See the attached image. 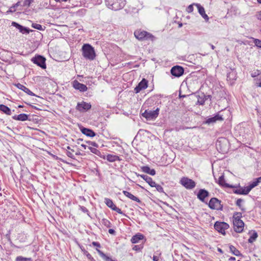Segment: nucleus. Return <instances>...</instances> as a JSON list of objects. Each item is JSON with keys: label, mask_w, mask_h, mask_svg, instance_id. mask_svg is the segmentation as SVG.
<instances>
[{"label": "nucleus", "mask_w": 261, "mask_h": 261, "mask_svg": "<svg viewBox=\"0 0 261 261\" xmlns=\"http://www.w3.org/2000/svg\"><path fill=\"white\" fill-rule=\"evenodd\" d=\"M135 36L139 40H153L154 37L150 33L144 31L137 30L134 33Z\"/></svg>", "instance_id": "39448f33"}, {"label": "nucleus", "mask_w": 261, "mask_h": 261, "mask_svg": "<svg viewBox=\"0 0 261 261\" xmlns=\"http://www.w3.org/2000/svg\"><path fill=\"white\" fill-rule=\"evenodd\" d=\"M256 84L258 86L261 87V76H260L259 79L257 80Z\"/></svg>", "instance_id": "09e8293b"}, {"label": "nucleus", "mask_w": 261, "mask_h": 261, "mask_svg": "<svg viewBox=\"0 0 261 261\" xmlns=\"http://www.w3.org/2000/svg\"><path fill=\"white\" fill-rule=\"evenodd\" d=\"M258 237L257 233L255 231H253L252 233L251 234V236L250 237L249 239H248V242L252 243L253 242H254L256 238Z\"/></svg>", "instance_id": "cd10ccee"}, {"label": "nucleus", "mask_w": 261, "mask_h": 261, "mask_svg": "<svg viewBox=\"0 0 261 261\" xmlns=\"http://www.w3.org/2000/svg\"><path fill=\"white\" fill-rule=\"evenodd\" d=\"M101 223L103 225H104L107 227H110L111 226V223L109 221V220H108V219H102Z\"/></svg>", "instance_id": "473e14b6"}, {"label": "nucleus", "mask_w": 261, "mask_h": 261, "mask_svg": "<svg viewBox=\"0 0 261 261\" xmlns=\"http://www.w3.org/2000/svg\"><path fill=\"white\" fill-rule=\"evenodd\" d=\"M153 187H155L156 190L158 191H159V192H160V193H164L163 188V187L161 185H158V184H156L155 183V185Z\"/></svg>", "instance_id": "58836bf2"}, {"label": "nucleus", "mask_w": 261, "mask_h": 261, "mask_svg": "<svg viewBox=\"0 0 261 261\" xmlns=\"http://www.w3.org/2000/svg\"><path fill=\"white\" fill-rule=\"evenodd\" d=\"M196 7L197 8L199 13L201 15V16L205 19L206 21H207L209 19V17L206 14H205V10L203 7H202L200 4H197L196 5Z\"/></svg>", "instance_id": "f3484780"}, {"label": "nucleus", "mask_w": 261, "mask_h": 261, "mask_svg": "<svg viewBox=\"0 0 261 261\" xmlns=\"http://www.w3.org/2000/svg\"><path fill=\"white\" fill-rule=\"evenodd\" d=\"M91 108V105L90 103H87L84 101L78 102L76 106V110L80 112H85L90 110Z\"/></svg>", "instance_id": "9b49d317"}, {"label": "nucleus", "mask_w": 261, "mask_h": 261, "mask_svg": "<svg viewBox=\"0 0 261 261\" xmlns=\"http://www.w3.org/2000/svg\"><path fill=\"white\" fill-rule=\"evenodd\" d=\"M108 231H109V233H110L111 234H115V231L113 229H109Z\"/></svg>", "instance_id": "864d4df0"}, {"label": "nucleus", "mask_w": 261, "mask_h": 261, "mask_svg": "<svg viewBox=\"0 0 261 261\" xmlns=\"http://www.w3.org/2000/svg\"><path fill=\"white\" fill-rule=\"evenodd\" d=\"M113 210L117 212L119 214H123V212H122V211L121 210L120 208L117 207L116 205L113 208Z\"/></svg>", "instance_id": "a18cd8bd"}, {"label": "nucleus", "mask_w": 261, "mask_h": 261, "mask_svg": "<svg viewBox=\"0 0 261 261\" xmlns=\"http://www.w3.org/2000/svg\"><path fill=\"white\" fill-rule=\"evenodd\" d=\"M0 110L7 115H10L11 114V111L10 108L5 105H1Z\"/></svg>", "instance_id": "a878e982"}, {"label": "nucleus", "mask_w": 261, "mask_h": 261, "mask_svg": "<svg viewBox=\"0 0 261 261\" xmlns=\"http://www.w3.org/2000/svg\"><path fill=\"white\" fill-rule=\"evenodd\" d=\"M144 239V236L141 233H137L131 239V242L133 244L138 243L140 240Z\"/></svg>", "instance_id": "412c9836"}, {"label": "nucleus", "mask_w": 261, "mask_h": 261, "mask_svg": "<svg viewBox=\"0 0 261 261\" xmlns=\"http://www.w3.org/2000/svg\"><path fill=\"white\" fill-rule=\"evenodd\" d=\"M253 43L258 48H261V40L258 39L253 38Z\"/></svg>", "instance_id": "f704fd0d"}, {"label": "nucleus", "mask_w": 261, "mask_h": 261, "mask_svg": "<svg viewBox=\"0 0 261 261\" xmlns=\"http://www.w3.org/2000/svg\"><path fill=\"white\" fill-rule=\"evenodd\" d=\"M89 149L91 151V152H92L96 155H99L100 153V151L95 148H93L92 147H89Z\"/></svg>", "instance_id": "e433bc0d"}, {"label": "nucleus", "mask_w": 261, "mask_h": 261, "mask_svg": "<svg viewBox=\"0 0 261 261\" xmlns=\"http://www.w3.org/2000/svg\"><path fill=\"white\" fill-rule=\"evenodd\" d=\"M159 108H156L155 110H146L142 115L147 120H151L155 119L159 115Z\"/></svg>", "instance_id": "423d86ee"}, {"label": "nucleus", "mask_w": 261, "mask_h": 261, "mask_svg": "<svg viewBox=\"0 0 261 261\" xmlns=\"http://www.w3.org/2000/svg\"><path fill=\"white\" fill-rule=\"evenodd\" d=\"M33 0H24L23 2V6L29 7Z\"/></svg>", "instance_id": "79ce46f5"}, {"label": "nucleus", "mask_w": 261, "mask_h": 261, "mask_svg": "<svg viewBox=\"0 0 261 261\" xmlns=\"http://www.w3.org/2000/svg\"><path fill=\"white\" fill-rule=\"evenodd\" d=\"M82 52L83 57L87 60L92 61L95 58L94 48L89 44H84L82 46Z\"/></svg>", "instance_id": "f03ea898"}, {"label": "nucleus", "mask_w": 261, "mask_h": 261, "mask_svg": "<svg viewBox=\"0 0 261 261\" xmlns=\"http://www.w3.org/2000/svg\"><path fill=\"white\" fill-rule=\"evenodd\" d=\"M143 248V245H135L133 248V249L134 250H135V251H140Z\"/></svg>", "instance_id": "ea45409f"}, {"label": "nucleus", "mask_w": 261, "mask_h": 261, "mask_svg": "<svg viewBox=\"0 0 261 261\" xmlns=\"http://www.w3.org/2000/svg\"><path fill=\"white\" fill-rule=\"evenodd\" d=\"M66 154L68 156H69L71 158H72V159L74 158V155H73L72 152L71 151H67Z\"/></svg>", "instance_id": "de8ad7c7"}, {"label": "nucleus", "mask_w": 261, "mask_h": 261, "mask_svg": "<svg viewBox=\"0 0 261 261\" xmlns=\"http://www.w3.org/2000/svg\"><path fill=\"white\" fill-rule=\"evenodd\" d=\"M81 131L83 134L88 137H93L96 135L95 133L92 129L84 127L81 128Z\"/></svg>", "instance_id": "6ab92c4d"}, {"label": "nucleus", "mask_w": 261, "mask_h": 261, "mask_svg": "<svg viewBox=\"0 0 261 261\" xmlns=\"http://www.w3.org/2000/svg\"><path fill=\"white\" fill-rule=\"evenodd\" d=\"M12 118L14 120L24 121L28 119V116L25 114H20L18 115H15Z\"/></svg>", "instance_id": "b1692460"}, {"label": "nucleus", "mask_w": 261, "mask_h": 261, "mask_svg": "<svg viewBox=\"0 0 261 261\" xmlns=\"http://www.w3.org/2000/svg\"><path fill=\"white\" fill-rule=\"evenodd\" d=\"M180 183L186 188L188 189H192L196 186V184L194 181L187 177L182 178L180 180Z\"/></svg>", "instance_id": "9d476101"}, {"label": "nucleus", "mask_w": 261, "mask_h": 261, "mask_svg": "<svg viewBox=\"0 0 261 261\" xmlns=\"http://www.w3.org/2000/svg\"><path fill=\"white\" fill-rule=\"evenodd\" d=\"M141 170L144 173L149 174L151 175H154L155 174V171L153 169H150L148 166H145L141 167Z\"/></svg>", "instance_id": "4be33fe9"}, {"label": "nucleus", "mask_w": 261, "mask_h": 261, "mask_svg": "<svg viewBox=\"0 0 261 261\" xmlns=\"http://www.w3.org/2000/svg\"><path fill=\"white\" fill-rule=\"evenodd\" d=\"M92 244L94 246H96L98 248L100 247V244L98 242H93Z\"/></svg>", "instance_id": "3c124183"}, {"label": "nucleus", "mask_w": 261, "mask_h": 261, "mask_svg": "<svg viewBox=\"0 0 261 261\" xmlns=\"http://www.w3.org/2000/svg\"><path fill=\"white\" fill-rule=\"evenodd\" d=\"M80 210L84 213H88L89 212L88 209L84 206H81Z\"/></svg>", "instance_id": "49530a36"}, {"label": "nucleus", "mask_w": 261, "mask_h": 261, "mask_svg": "<svg viewBox=\"0 0 261 261\" xmlns=\"http://www.w3.org/2000/svg\"><path fill=\"white\" fill-rule=\"evenodd\" d=\"M148 87V81L145 79H143L142 81L138 84V85L135 88L134 91L135 93H138L141 90H144Z\"/></svg>", "instance_id": "ddd939ff"}, {"label": "nucleus", "mask_w": 261, "mask_h": 261, "mask_svg": "<svg viewBox=\"0 0 261 261\" xmlns=\"http://www.w3.org/2000/svg\"><path fill=\"white\" fill-rule=\"evenodd\" d=\"M105 202L106 205L112 210H113V208L115 206V205L114 204L112 200L109 198H106L105 199Z\"/></svg>", "instance_id": "bb28decb"}, {"label": "nucleus", "mask_w": 261, "mask_h": 261, "mask_svg": "<svg viewBox=\"0 0 261 261\" xmlns=\"http://www.w3.org/2000/svg\"><path fill=\"white\" fill-rule=\"evenodd\" d=\"M156 255H153L152 259L154 261H159L160 260V256L161 253L160 252H156Z\"/></svg>", "instance_id": "a19ab883"}, {"label": "nucleus", "mask_w": 261, "mask_h": 261, "mask_svg": "<svg viewBox=\"0 0 261 261\" xmlns=\"http://www.w3.org/2000/svg\"><path fill=\"white\" fill-rule=\"evenodd\" d=\"M87 256L89 258H90L91 257V255L89 253L87 255Z\"/></svg>", "instance_id": "bf43d9fd"}, {"label": "nucleus", "mask_w": 261, "mask_h": 261, "mask_svg": "<svg viewBox=\"0 0 261 261\" xmlns=\"http://www.w3.org/2000/svg\"><path fill=\"white\" fill-rule=\"evenodd\" d=\"M170 72L173 76L178 77L184 74V69L181 66L176 65L171 68Z\"/></svg>", "instance_id": "f8f14e48"}, {"label": "nucleus", "mask_w": 261, "mask_h": 261, "mask_svg": "<svg viewBox=\"0 0 261 261\" xmlns=\"http://www.w3.org/2000/svg\"><path fill=\"white\" fill-rule=\"evenodd\" d=\"M12 25L16 28L19 31V32L22 34H28L30 32V30L29 29L21 25L16 22H12Z\"/></svg>", "instance_id": "2eb2a0df"}, {"label": "nucleus", "mask_w": 261, "mask_h": 261, "mask_svg": "<svg viewBox=\"0 0 261 261\" xmlns=\"http://www.w3.org/2000/svg\"><path fill=\"white\" fill-rule=\"evenodd\" d=\"M106 5L110 9L118 10L125 5L124 0H105Z\"/></svg>", "instance_id": "20e7f679"}, {"label": "nucleus", "mask_w": 261, "mask_h": 261, "mask_svg": "<svg viewBox=\"0 0 261 261\" xmlns=\"http://www.w3.org/2000/svg\"><path fill=\"white\" fill-rule=\"evenodd\" d=\"M16 261H32L30 258H25L22 256H18L16 259Z\"/></svg>", "instance_id": "4c0bfd02"}, {"label": "nucleus", "mask_w": 261, "mask_h": 261, "mask_svg": "<svg viewBox=\"0 0 261 261\" xmlns=\"http://www.w3.org/2000/svg\"><path fill=\"white\" fill-rule=\"evenodd\" d=\"M215 118V120L216 121H222L223 120V118H222V116L219 115V114H216L215 116H214Z\"/></svg>", "instance_id": "37998d69"}, {"label": "nucleus", "mask_w": 261, "mask_h": 261, "mask_svg": "<svg viewBox=\"0 0 261 261\" xmlns=\"http://www.w3.org/2000/svg\"><path fill=\"white\" fill-rule=\"evenodd\" d=\"M214 228L219 232L224 235L225 234V230L229 228V225L225 222L217 221L215 223Z\"/></svg>", "instance_id": "6e6552de"}, {"label": "nucleus", "mask_w": 261, "mask_h": 261, "mask_svg": "<svg viewBox=\"0 0 261 261\" xmlns=\"http://www.w3.org/2000/svg\"><path fill=\"white\" fill-rule=\"evenodd\" d=\"M261 182V176L255 179L250 183L249 185L246 187H240L234 191V193L240 195H247L254 187L257 186Z\"/></svg>", "instance_id": "7ed1b4c3"}, {"label": "nucleus", "mask_w": 261, "mask_h": 261, "mask_svg": "<svg viewBox=\"0 0 261 261\" xmlns=\"http://www.w3.org/2000/svg\"><path fill=\"white\" fill-rule=\"evenodd\" d=\"M82 147H83L84 149H86V147L87 146L86 145H84V144H82L81 145Z\"/></svg>", "instance_id": "13d9d810"}, {"label": "nucleus", "mask_w": 261, "mask_h": 261, "mask_svg": "<svg viewBox=\"0 0 261 261\" xmlns=\"http://www.w3.org/2000/svg\"><path fill=\"white\" fill-rule=\"evenodd\" d=\"M197 4V3H193L191 5H190L186 9V12L188 13H192L194 10L193 6H195Z\"/></svg>", "instance_id": "2f4dec72"}, {"label": "nucleus", "mask_w": 261, "mask_h": 261, "mask_svg": "<svg viewBox=\"0 0 261 261\" xmlns=\"http://www.w3.org/2000/svg\"><path fill=\"white\" fill-rule=\"evenodd\" d=\"M32 61L35 64H37L38 66L42 68V69H45L46 64L45 61L46 59L44 57L42 56L38 55L35 56V57L32 59Z\"/></svg>", "instance_id": "1a4fd4ad"}, {"label": "nucleus", "mask_w": 261, "mask_h": 261, "mask_svg": "<svg viewBox=\"0 0 261 261\" xmlns=\"http://www.w3.org/2000/svg\"><path fill=\"white\" fill-rule=\"evenodd\" d=\"M218 184L221 186H223L227 187H228V185L225 182V179L223 175H221L219 177Z\"/></svg>", "instance_id": "c756f323"}, {"label": "nucleus", "mask_w": 261, "mask_h": 261, "mask_svg": "<svg viewBox=\"0 0 261 261\" xmlns=\"http://www.w3.org/2000/svg\"><path fill=\"white\" fill-rule=\"evenodd\" d=\"M257 2L259 4H261V0H257Z\"/></svg>", "instance_id": "680f3d73"}, {"label": "nucleus", "mask_w": 261, "mask_h": 261, "mask_svg": "<svg viewBox=\"0 0 261 261\" xmlns=\"http://www.w3.org/2000/svg\"><path fill=\"white\" fill-rule=\"evenodd\" d=\"M208 192L205 189L199 190L197 195V198L202 202H204L205 198L208 197Z\"/></svg>", "instance_id": "dca6fc26"}, {"label": "nucleus", "mask_w": 261, "mask_h": 261, "mask_svg": "<svg viewBox=\"0 0 261 261\" xmlns=\"http://www.w3.org/2000/svg\"><path fill=\"white\" fill-rule=\"evenodd\" d=\"M208 206L211 209L216 210H222L223 205L221 204V201L216 198H212L208 202Z\"/></svg>", "instance_id": "0eeeda50"}, {"label": "nucleus", "mask_w": 261, "mask_h": 261, "mask_svg": "<svg viewBox=\"0 0 261 261\" xmlns=\"http://www.w3.org/2000/svg\"><path fill=\"white\" fill-rule=\"evenodd\" d=\"M16 86L19 89L22 90L25 93H27L29 95L31 96H35V94L32 92L31 90H30L28 88L25 87L24 86L21 85L20 83L17 84Z\"/></svg>", "instance_id": "aec40b11"}, {"label": "nucleus", "mask_w": 261, "mask_h": 261, "mask_svg": "<svg viewBox=\"0 0 261 261\" xmlns=\"http://www.w3.org/2000/svg\"><path fill=\"white\" fill-rule=\"evenodd\" d=\"M244 201V200L243 199H242L241 198H239L237 200L236 203L237 206L239 207V208L241 209V210L243 212L245 211V207L242 204V203Z\"/></svg>", "instance_id": "c85d7f7f"}, {"label": "nucleus", "mask_w": 261, "mask_h": 261, "mask_svg": "<svg viewBox=\"0 0 261 261\" xmlns=\"http://www.w3.org/2000/svg\"><path fill=\"white\" fill-rule=\"evenodd\" d=\"M91 144L93 146L97 147V144L95 142H92L91 143Z\"/></svg>", "instance_id": "5fc2aeb1"}, {"label": "nucleus", "mask_w": 261, "mask_h": 261, "mask_svg": "<svg viewBox=\"0 0 261 261\" xmlns=\"http://www.w3.org/2000/svg\"><path fill=\"white\" fill-rule=\"evenodd\" d=\"M73 87L74 89L79 90L81 92H85L87 90V87L85 85L80 83L76 80L73 82Z\"/></svg>", "instance_id": "4468645a"}, {"label": "nucleus", "mask_w": 261, "mask_h": 261, "mask_svg": "<svg viewBox=\"0 0 261 261\" xmlns=\"http://www.w3.org/2000/svg\"><path fill=\"white\" fill-rule=\"evenodd\" d=\"M67 149H70V147L69 146H68V147H67Z\"/></svg>", "instance_id": "0e129e2a"}, {"label": "nucleus", "mask_w": 261, "mask_h": 261, "mask_svg": "<svg viewBox=\"0 0 261 261\" xmlns=\"http://www.w3.org/2000/svg\"><path fill=\"white\" fill-rule=\"evenodd\" d=\"M256 17L258 19L261 20V11H259L257 13Z\"/></svg>", "instance_id": "603ef678"}, {"label": "nucleus", "mask_w": 261, "mask_h": 261, "mask_svg": "<svg viewBox=\"0 0 261 261\" xmlns=\"http://www.w3.org/2000/svg\"><path fill=\"white\" fill-rule=\"evenodd\" d=\"M229 249H230V251L232 252L234 255H235L236 256L240 255V251L238 249H237L233 246L230 245L229 246Z\"/></svg>", "instance_id": "7c9ffc66"}, {"label": "nucleus", "mask_w": 261, "mask_h": 261, "mask_svg": "<svg viewBox=\"0 0 261 261\" xmlns=\"http://www.w3.org/2000/svg\"><path fill=\"white\" fill-rule=\"evenodd\" d=\"M122 193L125 196H126L128 198L130 199L131 200L135 201L139 203L141 202V201L138 197L135 196L134 195L130 193H129L126 191H123Z\"/></svg>", "instance_id": "5701e85b"}, {"label": "nucleus", "mask_w": 261, "mask_h": 261, "mask_svg": "<svg viewBox=\"0 0 261 261\" xmlns=\"http://www.w3.org/2000/svg\"><path fill=\"white\" fill-rule=\"evenodd\" d=\"M261 74V71L259 70H254L252 71L251 75L252 77H254L259 75Z\"/></svg>", "instance_id": "72a5a7b5"}, {"label": "nucleus", "mask_w": 261, "mask_h": 261, "mask_svg": "<svg viewBox=\"0 0 261 261\" xmlns=\"http://www.w3.org/2000/svg\"><path fill=\"white\" fill-rule=\"evenodd\" d=\"M204 100L203 99H198L197 103L200 105H203L204 103Z\"/></svg>", "instance_id": "8fccbe9b"}, {"label": "nucleus", "mask_w": 261, "mask_h": 261, "mask_svg": "<svg viewBox=\"0 0 261 261\" xmlns=\"http://www.w3.org/2000/svg\"><path fill=\"white\" fill-rule=\"evenodd\" d=\"M215 122H216V121L215 120L214 117L209 118L206 121V123H207V124H211V123H214Z\"/></svg>", "instance_id": "c03bdc74"}, {"label": "nucleus", "mask_w": 261, "mask_h": 261, "mask_svg": "<svg viewBox=\"0 0 261 261\" xmlns=\"http://www.w3.org/2000/svg\"><path fill=\"white\" fill-rule=\"evenodd\" d=\"M106 159L110 162H114L116 161H120L121 160L119 156L110 154H109L107 155Z\"/></svg>", "instance_id": "393cba45"}, {"label": "nucleus", "mask_w": 261, "mask_h": 261, "mask_svg": "<svg viewBox=\"0 0 261 261\" xmlns=\"http://www.w3.org/2000/svg\"><path fill=\"white\" fill-rule=\"evenodd\" d=\"M260 127H261V125H260Z\"/></svg>", "instance_id": "69168bd1"}, {"label": "nucleus", "mask_w": 261, "mask_h": 261, "mask_svg": "<svg viewBox=\"0 0 261 261\" xmlns=\"http://www.w3.org/2000/svg\"><path fill=\"white\" fill-rule=\"evenodd\" d=\"M181 26H182V23H180V24H179V28L181 27Z\"/></svg>", "instance_id": "e2e57ef3"}, {"label": "nucleus", "mask_w": 261, "mask_h": 261, "mask_svg": "<svg viewBox=\"0 0 261 261\" xmlns=\"http://www.w3.org/2000/svg\"><path fill=\"white\" fill-rule=\"evenodd\" d=\"M242 217V213L240 212H235L232 216L233 228L238 233L242 232L244 229V223L241 219Z\"/></svg>", "instance_id": "f257e3e1"}, {"label": "nucleus", "mask_w": 261, "mask_h": 261, "mask_svg": "<svg viewBox=\"0 0 261 261\" xmlns=\"http://www.w3.org/2000/svg\"><path fill=\"white\" fill-rule=\"evenodd\" d=\"M210 45H211L212 49H215V47L214 45H213V44H210Z\"/></svg>", "instance_id": "4d7b16f0"}, {"label": "nucleus", "mask_w": 261, "mask_h": 261, "mask_svg": "<svg viewBox=\"0 0 261 261\" xmlns=\"http://www.w3.org/2000/svg\"><path fill=\"white\" fill-rule=\"evenodd\" d=\"M32 27L36 29H37L38 30H43L44 29L42 28V26L41 24H37V23H32Z\"/></svg>", "instance_id": "c9c22d12"}, {"label": "nucleus", "mask_w": 261, "mask_h": 261, "mask_svg": "<svg viewBox=\"0 0 261 261\" xmlns=\"http://www.w3.org/2000/svg\"><path fill=\"white\" fill-rule=\"evenodd\" d=\"M137 176H140L141 178H142L151 187H153L154 186H155V182L153 181L152 179L150 177H149L146 175H144V174H142V175L137 174Z\"/></svg>", "instance_id": "a211bd4d"}, {"label": "nucleus", "mask_w": 261, "mask_h": 261, "mask_svg": "<svg viewBox=\"0 0 261 261\" xmlns=\"http://www.w3.org/2000/svg\"><path fill=\"white\" fill-rule=\"evenodd\" d=\"M230 260H234L236 259V258L234 257H231L229 259Z\"/></svg>", "instance_id": "6e6d98bb"}, {"label": "nucleus", "mask_w": 261, "mask_h": 261, "mask_svg": "<svg viewBox=\"0 0 261 261\" xmlns=\"http://www.w3.org/2000/svg\"><path fill=\"white\" fill-rule=\"evenodd\" d=\"M218 251H219V252H222V249H220V248H218Z\"/></svg>", "instance_id": "052dcab7"}]
</instances>
